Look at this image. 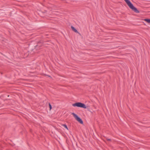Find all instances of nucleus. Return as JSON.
Segmentation results:
<instances>
[{
	"label": "nucleus",
	"instance_id": "f257e3e1",
	"mask_svg": "<svg viewBox=\"0 0 150 150\" xmlns=\"http://www.w3.org/2000/svg\"><path fill=\"white\" fill-rule=\"evenodd\" d=\"M126 3L127 4L129 7L132 9L133 11L136 13H139V11L137 9L134 7L132 4L130 2L129 0H124Z\"/></svg>",
	"mask_w": 150,
	"mask_h": 150
},
{
	"label": "nucleus",
	"instance_id": "f03ea898",
	"mask_svg": "<svg viewBox=\"0 0 150 150\" xmlns=\"http://www.w3.org/2000/svg\"><path fill=\"white\" fill-rule=\"evenodd\" d=\"M72 106L74 107L77 106L79 107L82 108L84 109L87 108L85 104L80 102L76 103L73 104Z\"/></svg>",
	"mask_w": 150,
	"mask_h": 150
},
{
	"label": "nucleus",
	"instance_id": "7ed1b4c3",
	"mask_svg": "<svg viewBox=\"0 0 150 150\" xmlns=\"http://www.w3.org/2000/svg\"><path fill=\"white\" fill-rule=\"evenodd\" d=\"M71 114L75 118L76 120L81 124H83V122L82 120L76 114L74 113H72Z\"/></svg>",
	"mask_w": 150,
	"mask_h": 150
},
{
	"label": "nucleus",
	"instance_id": "20e7f679",
	"mask_svg": "<svg viewBox=\"0 0 150 150\" xmlns=\"http://www.w3.org/2000/svg\"><path fill=\"white\" fill-rule=\"evenodd\" d=\"M71 28L72 30L74 31L75 32L78 33V32L77 31V30L73 26H71Z\"/></svg>",
	"mask_w": 150,
	"mask_h": 150
},
{
	"label": "nucleus",
	"instance_id": "39448f33",
	"mask_svg": "<svg viewBox=\"0 0 150 150\" xmlns=\"http://www.w3.org/2000/svg\"><path fill=\"white\" fill-rule=\"evenodd\" d=\"M144 20L148 23H150V19H145Z\"/></svg>",
	"mask_w": 150,
	"mask_h": 150
},
{
	"label": "nucleus",
	"instance_id": "423d86ee",
	"mask_svg": "<svg viewBox=\"0 0 150 150\" xmlns=\"http://www.w3.org/2000/svg\"><path fill=\"white\" fill-rule=\"evenodd\" d=\"M63 126H64L65 128H66L67 130H68V128L66 125L65 124H64L63 125Z\"/></svg>",
	"mask_w": 150,
	"mask_h": 150
},
{
	"label": "nucleus",
	"instance_id": "0eeeda50",
	"mask_svg": "<svg viewBox=\"0 0 150 150\" xmlns=\"http://www.w3.org/2000/svg\"><path fill=\"white\" fill-rule=\"evenodd\" d=\"M49 105L50 107V110H51L52 108V107L50 103H49Z\"/></svg>",
	"mask_w": 150,
	"mask_h": 150
},
{
	"label": "nucleus",
	"instance_id": "6e6552de",
	"mask_svg": "<svg viewBox=\"0 0 150 150\" xmlns=\"http://www.w3.org/2000/svg\"><path fill=\"white\" fill-rule=\"evenodd\" d=\"M107 140L108 141H109L111 140L110 139H107Z\"/></svg>",
	"mask_w": 150,
	"mask_h": 150
}]
</instances>
